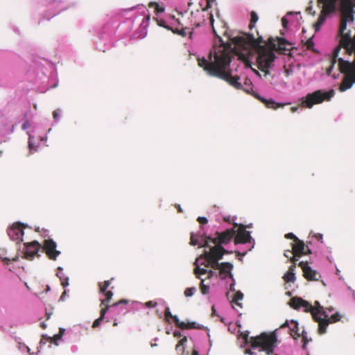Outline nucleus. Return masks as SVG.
Masks as SVG:
<instances>
[{"label":"nucleus","mask_w":355,"mask_h":355,"mask_svg":"<svg viewBox=\"0 0 355 355\" xmlns=\"http://www.w3.org/2000/svg\"><path fill=\"white\" fill-rule=\"evenodd\" d=\"M210 23L212 26L213 32L216 37L218 38L220 44L211 51L208 55L207 60H211L214 58L215 50L220 46H230L232 55L234 54V48L238 50H245L249 51L250 48L254 49L257 52L256 58L257 67L263 73V77H267L270 74L269 69L273 67L276 55L274 51L279 53L286 54L291 50V44L282 37H270L266 42L261 36L257 39L252 34L246 33H240L239 35H234V33L229 31L225 23L221 21L219 28H216L214 26V17L212 15L209 17Z\"/></svg>","instance_id":"f257e3e1"},{"label":"nucleus","mask_w":355,"mask_h":355,"mask_svg":"<svg viewBox=\"0 0 355 355\" xmlns=\"http://www.w3.org/2000/svg\"><path fill=\"white\" fill-rule=\"evenodd\" d=\"M234 55L232 49L227 46H220L214 51V60H207L205 58H198V64L209 75L218 77L227 82L231 86L237 89L242 88L239 81V76H232L229 69L230 64Z\"/></svg>","instance_id":"f03ea898"},{"label":"nucleus","mask_w":355,"mask_h":355,"mask_svg":"<svg viewBox=\"0 0 355 355\" xmlns=\"http://www.w3.org/2000/svg\"><path fill=\"white\" fill-rule=\"evenodd\" d=\"M235 235V229H227L226 230L215 233L214 238L210 236L203 238V236L200 234L191 233L190 244L192 245H198L199 248L208 247L209 242H211L215 245H226L230 242Z\"/></svg>","instance_id":"7ed1b4c3"},{"label":"nucleus","mask_w":355,"mask_h":355,"mask_svg":"<svg viewBox=\"0 0 355 355\" xmlns=\"http://www.w3.org/2000/svg\"><path fill=\"white\" fill-rule=\"evenodd\" d=\"M277 343L275 332L262 333L259 336L251 337L250 344L252 348H259L260 351L265 352L267 355H271Z\"/></svg>","instance_id":"20e7f679"},{"label":"nucleus","mask_w":355,"mask_h":355,"mask_svg":"<svg viewBox=\"0 0 355 355\" xmlns=\"http://www.w3.org/2000/svg\"><path fill=\"white\" fill-rule=\"evenodd\" d=\"M334 94L335 92L334 89H330L327 92L319 89L302 97L300 100V105L302 107L311 108L314 105L330 101Z\"/></svg>","instance_id":"39448f33"},{"label":"nucleus","mask_w":355,"mask_h":355,"mask_svg":"<svg viewBox=\"0 0 355 355\" xmlns=\"http://www.w3.org/2000/svg\"><path fill=\"white\" fill-rule=\"evenodd\" d=\"M338 0H318V5L321 6V13L328 16L329 14L336 10V1ZM352 8V13H354V8H355V0H340V19H342V9L344 3Z\"/></svg>","instance_id":"423d86ee"},{"label":"nucleus","mask_w":355,"mask_h":355,"mask_svg":"<svg viewBox=\"0 0 355 355\" xmlns=\"http://www.w3.org/2000/svg\"><path fill=\"white\" fill-rule=\"evenodd\" d=\"M235 229V235L234 236V242L235 244L246 243L250 242L252 237L250 232L246 231V226L243 224H234Z\"/></svg>","instance_id":"0eeeda50"},{"label":"nucleus","mask_w":355,"mask_h":355,"mask_svg":"<svg viewBox=\"0 0 355 355\" xmlns=\"http://www.w3.org/2000/svg\"><path fill=\"white\" fill-rule=\"evenodd\" d=\"M127 304H128V300H120L116 303H114L111 305H106L105 306L102 307L101 309V311H100V317L94 320V322L92 324V328L98 327L101 324V322L104 319L105 315L106 314V313L107 311H110L111 312H113L115 313L118 312V308H119V305Z\"/></svg>","instance_id":"6e6552de"},{"label":"nucleus","mask_w":355,"mask_h":355,"mask_svg":"<svg viewBox=\"0 0 355 355\" xmlns=\"http://www.w3.org/2000/svg\"><path fill=\"white\" fill-rule=\"evenodd\" d=\"M165 317L172 318L175 325L181 329H202L203 328L202 325L197 324L195 322H185L180 321L177 315H172L168 307L165 309Z\"/></svg>","instance_id":"1a4fd4ad"},{"label":"nucleus","mask_w":355,"mask_h":355,"mask_svg":"<svg viewBox=\"0 0 355 355\" xmlns=\"http://www.w3.org/2000/svg\"><path fill=\"white\" fill-rule=\"evenodd\" d=\"M41 248V244L37 241L24 243L23 258L31 261L35 256L40 257L38 252Z\"/></svg>","instance_id":"9d476101"},{"label":"nucleus","mask_w":355,"mask_h":355,"mask_svg":"<svg viewBox=\"0 0 355 355\" xmlns=\"http://www.w3.org/2000/svg\"><path fill=\"white\" fill-rule=\"evenodd\" d=\"M56 248V243L51 239H45L43 242V250L51 260L55 261L57 257L60 254V252L57 250Z\"/></svg>","instance_id":"9b49d317"},{"label":"nucleus","mask_w":355,"mask_h":355,"mask_svg":"<svg viewBox=\"0 0 355 355\" xmlns=\"http://www.w3.org/2000/svg\"><path fill=\"white\" fill-rule=\"evenodd\" d=\"M230 252L220 245L210 248L209 251H205L200 256L204 259H221L224 254Z\"/></svg>","instance_id":"f8f14e48"},{"label":"nucleus","mask_w":355,"mask_h":355,"mask_svg":"<svg viewBox=\"0 0 355 355\" xmlns=\"http://www.w3.org/2000/svg\"><path fill=\"white\" fill-rule=\"evenodd\" d=\"M292 257L299 258L303 255L311 254V250L308 245H306L303 241L298 239V241L292 243Z\"/></svg>","instance_id":"ddd939ff"},{"label":"nucleus","mask_w":355,"mask_h":355,"mask_svg":"<svg viewBox=\"0 0 355 355\" xmlns=\"http://www.w3.org/2000/svg\"><path fill=\"white\" fill-rule=\"evenodd\" d=\"M24 225L21 223H14L10 228L8 229L7 232L10 239L12 241H21L24 236Z\"/></svg>","instance_id":"4468645a"},{"label":"nucleus","mask_w":355,"mask_h":355,"mask_svg":"<svg viewBox=\"0 0 355 355\" xmlns=\"http://www.w3.org/2000/svg\"><path fill=\"white\" fill-rule=\"evenodd\" d=\"M298 266L302 268L303 271L304 277L308 281H317L318 278L317 276L320 277L316 270H313L308 264L307 261H300Z\"/></svg>","instance_id":"2eb2a0df"},{"label":"nucleus","mask_w":355,"mask_h":355,"mask_svg":"<svg viewBox=\"0 0 355 355\" xmlns=\"http://www.w3.org/2000/svg\"><path fill=\"white\" fill-rule=\"evenodd\" d=\"M233 268V265L230 262H223L220 263V266L218 268V275L219 277L224 279L227 277L231 278L233 281V275L232 273V270Z\"/></svg>","instance_id":"dca6fc26"},{"label":"nucleus","mask_w":355,"mask_h":355,"mask_svg":"<svg viewBox=\"0 0 355 355\" xmlns=\"http://www.w3.org/2000/svg\"><path fill=\"white\" fill-rule=\"evenodd\" d=\"M324 318H322L321 317L317 315V312H314L313 313V319L315 322H318V334H324L326 333L327 327L330 323V320L327 319L328 315L327 314H324Z\"/></svg>","instance_id":"f3484780"},{"label":"nucleus","mask_w":355,"mask_h":355,"mask_svg":"<svg viewBox=\"0 0 355 355\" xmlns=\"http://www.w3.org/2000/svg\"><path fill=\"white\" fill-rule=\"evenodd\" d=\"M289 329H290V334L294 339H296L300 336L302 337V340L304 342V347L305 345H306L307 339L305 337V336L304 335V331L302 332V334L298 333V331H299L298 322L295 320H291V323H290V326H289Z\"/></svg>","instance_id":"a211bd4d"},{"label":"nucleus","mask_w":355,"mask_h":355,"mask_svg":"<svg viewBox=\"0 0 355 355\" xmlns=\"http://www.w3.org/2000/svg\"><path fill=\"white\" fill-rule=\"evenodd\" d=\"M257 98L259 99L261 103H263L267 108H270V109H273V110H276L279 107H283L284 105L290 104L289 103H276L272 98L266 99L260 96H258L257 97Z\"/></svg>","instance_id":"6ab92c4d"},{"label":"nucleus","mask_w":355,"mask_h":355,"mask_svg":"<svg viewBox=\"0 0 355 355\" xmlns=\"http://www.w3.org/2000/svg\"><path fill=\"white\" fill-rule=\"evenodd\" d=\"M202 259V257L201 256H200L198 258H197L194 262V265H195V268L193 270V272L196 275V277L200 279H201V275H205V274H207V270L206 269V268H200L199 266V262L201 261V259Z\"/></svg>","instance_id":"aec40b11"},{"label":"nucleus","mask_w":355,"mask_h":355,"mask_svg":"<svg viewBox=\"0 0 355 355\" xmlns=\"http://www.w3.org/2000/svg\"><path fill=\"white\" fill-rule=\"evenodd\" d=\"M64 332V329L62 328H60L59 333L58 334L54 335L53 337H48L46 336H42V338L41 340V342L43 341V340L46 339L48 341H49L51 343H54L55 345H58L57 341L61 338Z\"/></svg>","instance_id":"412c9836"},{"label":"nucleus","mask_w":355,"mask_h":355,"mask_svg":"<svg viewBox=\"0 0 355 355\" xmlns=\"http://www.w3.org/2000/svg\"><path fill=\"white\" fill-rule=\"evenodd\" d=\"M327 15L320 12L318 19L315 23L313 24V26L315 32L318 31L320 29V27L322 26L324 22L326 20Z\"/></svg>","instance_id":"4be33fe9"},{"label":"nucleus","mask_w":355,"mask_h":355,"mask_svg":"<svg viewBox=\"0 0 355 355\" xmlns=\"http://www.w3.org/2000/svg\"><path fill=\"white\" fill-rule=\"evenodd\" d=\"M300 303H301V308H304L305 312H311L312 316L313 317V313L315 311H313V306L307 301L302 299V300H299Z\"/></svg>","instance_id":"5701e85b"},{"label":"nucleus","mask_w":355,"mask_h":355,"mask_svg":"<svg viewBox=\"0 0 355 355\" xmlns=\"http://www.w3.org/2000/svg\"><path fill=\"white\" fill-rule=\"evenodd\" d=\"M298 300H302V299L298 297H292L289 302L290 306L295 310L300 309L301 308V303Z\"/></svg>","instance_id":"b1692460"},{"label":"nucleus","mask_w":355,"mask_h":355,"mask_svg":"<svg viewBox=\"0 0 355 355\" xmlns=\"http://www.w3.org/2000/svg\"><path fill=\"white\" fill-rule=\"evenodd\" d=\"M112 279H111L110 280H106L103 282L98 283L99 291L101 293L105 294L107 291V289L110 286V285L111 284V281Z\"/></svg>","instance_id":"393cba45"},{"label":"nucleus","mask_w":355,"mask_h":355,"mask_svg":"<svg viewBox=\"0 0 355 355\" xmlns=\"http://www.w3.org/2000/svg\"><path fill=\"white\" fill-rule=\"evenodd\" d=\"M104 295L105 296V298L104 300H101V308L105 306L106 305H109L108 303L112 298L113 293L112 291H107Z\"/></svg>","instance_id":"a878e982"},{"label":"nucleus","mask_w":355,"mask_h":355,"mask_svg":"<svg viewBox=\"0 0 355 355\" xmlns=\"http://www.w3.org/2000/svg\"><path fill=\"white\" fill-rule=\"evenodd\" d=\"M284 280L287 282H292L294 283L295 281V272H286L284 275L283 276Z\"/></svg>","instance_id":"bb28decb"},{"label":"nucleus","mask_w":355,"mask_h":355,"mask_svg":"<svg viewBox=\"0 0 355 355\" xmlns=\"http://www.w3.org/2000/svg\"><path fill=\"white\" fill-rule=\"evenodd\" d=\"M209 260V267L218 270V268L220 266V263L218 262L220 259H207Z\"/></svg>","instance_id":"cd10ccee"},{"label":"nucleus","mask_w":355,"mask_h":355,"mask_svg":"<svg viewBox=\"0 0 355 355\" xmlns=\"http://www.w3.org/2000/svg\"><path fill=\"white\" fill-rule=\"evenodd\" d=\"M257 21L258 15L254 11H252L250 13V21L249 24V28L252 29L254 26V24Z\"/></svg>","instance_id":"c85d7f7f"},{"label":"nucleus","mask_w":355,"mask_h":355,"mask_svg":"<svg viewBox=\"0 0 355 355\" xmlns=\"http://www.w3.org/2000/svg\"><path fill=\"white\" fill-rule=\"evenodd\" d=\"M243 297V294L241 291H237L234 296L232 300V302L235 303L239 306L241 307V304L239 302V300H241Z\"/></svg>","instance_id":"c756f323"},{"label":"nucleus","mask_w":355,"mask_h":355,"mask_svg":"<svg viewBox=\"0 0 355 355\" xmlns=\"http://www.w3.org/2000/svg\"><path fill=\"white\" fill-rule=\"evenodd\" d=\"M148 6L150 8H155L156 13H161L164 11V8L160 6L156 2H150L148 4Z\"/></svg>","instance_id":"7c9ffc66"},{"label":"nucleus","mask_w":355,"mask_h":355,"mask_svg":"<svg viewBox=\"0 0 355 355\" xmlns=\"http://www.w3.org/2000/svg\"><path fill=\"white\" fill-rule=\"evenodd\" d=\"M313 311L317 312V315L318 314H326L324 311H323V307L320 306V303L318 301L315 302V306H313Z\"/></svg>","instance_id":"2f4dec72"},{"label":"nucleus","mask_w":355,"mask_h":355,"mask_svg":"<svg viewBox=\"0 0 355 355\" xmlns=\"http://www.w3.org/2000/svg\"><path fill=\"white\" fill-rule=\"evenodd\" d=\"M200 280H201V282H200V288L201 293L203 295L207 294L209 293V286L208 285H205L204 284L205 280L203 279H201Z\"/></svg>","instance_id":"473e14b6"},{"label":"nucleus","mask_w":355,"mask_h":355,"mask_svg":"<svg viewBox=\"0 0 355 355\" xmlns=\"http://www.w3.org/2000/svg\"><path fill=\"white\" fill-rule=\"evenodd\" d=\"M297 261H298L297 258H295V257H291V262L293 264L289 267L288 270L287 272H294Z\"/></svg>","instance_id":"72a5a7b5"},{"label":"nucleus","mask_w":355,"mask_h":355,"mask_svg":"<svg viewBox=\"0 0 355 355\" xmlns=\"http://www.w3.org/2000/svg\"><path fill=\"white\" fill-rule=\"evenodd\" d=\"M0 258L6 264L8 265L11 261H16L18 259V256H15L12 259L3 257L2 256H1Z\"/></svg>","instance_id":"f704fd0d"},{"label":"nucleus","mask_w":355,"mask_h":355,"mask_svg":"<svg viewBox=\"0 0 355 355\" xmlns=\"http://www.w3.org/2000/svg\"><path fill=\"white\" fill-rule=\"evenodd\" d=\"M195 291H196V288L194 287L187 288L185 289L184 293L186 297H191L193 295Z\"/></svg>","instance_id":"c9c22d12"},{"label":"nucleus","mask_w":355,"mask_h":355,"mask_svg":"<svg viewBox=\"0 0 355 355\" xmlns=\"http://www.w3.org/2000/svg\"><path fill=\"white\" fill-rule=\"evenodd\" d=\"M305 46H306L307 49L313 50V46H314V43H313V39L312 38H309V40H307L306 43H305Z\"/></svg>","instance_id":"e433bc0d"},{"label":"nucleus","mask_w":355,"mask_h":355,"mask_svg":"<svg viewBox=\"0 0 355 355\" xmlns=\"http://www.w3.org/2000/svg\"><path fill=\"white\" fill-rule=\"evenodd\" d=\"M340 315L336 313L333 314L329 319L330 320V322H336L339 321L340 320Z\"/></svg>","instance_id":"4c0bfd02"},{"label":"nucleus","mask_w":355,"mask_h":355,"mask_svg":"<svg viewBox=\"0 0 355 355\" xmlns=\"http://www.w3.org/2000/svg\"><path fill=\"white\" fill-rule=\"evenodd\" d=\"M285 238L293 240L294 243L298 241V238L293 233H288L285 235Z\"/></svg>","instance_id":"58836bf2"},{"label":"nucleus","mask_w":355,"mask_h":355,"mask_svg":"<svg viewBox=\"0 0 355 355\" xmlns=\"http://www.w3.org/2000/svg\"><path fill=\"white\" fill-rule=\"evenodd\" d=\"M200 266H204V268H209V260L202 258L199 262V266L200 267Z\"/></svg>","instance_id":"ea45409f"},{"label":"nucleus","mask_w":355,"mask_h":355,"mask_svg":"<svg viewBox=\"0 0 355 355\" xmlns=\"http://www.w3.org/2000/svg\"><path fill=\"white\" fill-rule=\"evenodd\" d=\"M60 279L61 280V284L64 288L69 285V278L68 277L62 278V277H60Z\"/></svg>","instance_id":"a19ab883"},{"label":"nucleus","mask_w":355,"mask_h":355,"mask_svg":"<svg viewBox=\"0 0 355 355\" xmlns=\"http://www.w3.org/2000/svg\"><path fill=\"white\" fill-rule=\"evenodd\" d=\"M61 112L60 109H57L53 112V117L55 120H57L59 119L60 116V112Z\"/></svg>","instance_id":"79ce46f5"},{"label":"nucleus","mask_w":355,"mask_h":355,"mask_svg":"<svg viewBox=\"0 0 355 355\" xmlns=\"http://www.w3.org/2000/svg\"><path fill=\"white\" fill-rule=\"evenodd\" d=\"M157 305V303L156 302L153 301H148L145 303V306L146 307H155Z\"/></svg>","instance_id":"37998d69"},{"label":"nucleus","mask_w":355,"mask_h":355,"mask_svg":"<svg viewBox=\"0 0 355 355\" xmlns=\"http://www.w3.org/2000/svg\"><path fill=\"white\" fill-rule=\"evenodd\" d=\"M187 341V338L186 336H184V338H182L178 343V345H176V349L180 346V345H184V343Z\"/></svg>","instance_id":"c03bdc74"},{"label":"nucleus","mask_w":355,"mask_h":355,"mask_svg":"<svg viewBox=\"0 0 355 355\" xmlns=\"http://www.w3.org/2000/svg\"><path fill=\"white\" fill-rule=\"evenodd\" d=\"M197 220L200 224H206L208 222V220L207 219V218H205V217H200V216L198 218Z\"/></svg>","instance_id":"a18cd8bd"},{"label":"nucleus","mask_w":355,"mask_h":355,"mask_svg":"<svg viewBox=\"0 0 355 355\" xmlns=\"http://www.w3.org/2000/svg\"><path fill=\"white\" fill-rule=\"evenodd\" d=\"M284 255L291 260V257L293 256V251L289 250H285Z\"/></svg>","instance_id":"49530a36"},{"label":"nucleus","mask_w":355,"mask_h":355,"mask_svg":"<svg viewBox=\"0 0 355 355\" xmlns=\"http://www.w3.org/2000/svg\"><path fill=\"white\" fill-rule=\"evenodd\" d=\"M314 236L315 237V239L318 241H320V242H322V234H320V233L315 234L314 235Z\"/></svg>","instance_id":"de8ad7c7"},{"label":"nucleus","mask_w":355,"mask_h":355,"mask_svg":"<svg viewBox=\"0 0 355 355\" xmlns=\"http://www.w3.org/2000/svg\"><path fill=\"white\" fill-rule=\"evenodd\" d=\"M187 30V28H182L180 31H178V33L182 36H186Z\"/></svg>","instance_id":"09e8293b"},{"label":"nucleus","mask_w":355,"mask_h":355,"mask_svg":"<svg viewBox=\"0 0 355 355\" xmlns=\"http://www.w3.org/2000/svg\"><path fill=\"white\" fill-rule=\"evenodd\" d=\"M207 278L210 279L211 277H212L214 275L215 272L213 270H209L207 271Z\"/></svg>","instance_id":"8fccbe9b"},{"label":"nucleus","mask_w":355,"mask_h":355,"mask_svg":"<svg viewBox=\"0 0 355 355\" xmlns=\"http://www.w3.org/2000/svg\"><path fill=\"white\" fill-rule=\"evenodd\" d=\"M282 23L283 26L284 28H286L287 26L288 21L285 17H283L282 19Z\"/></svg>","instance_id":"3c124183"},{"label":"nucleus","mask_w":355,"mask_h":355,"mask_svg":"<svg viewBox=\"0 0 355 355\" xmlns=\"http://www.w3.org/2000/svg\"><path fill=\"white\" fill-rule=\"evenodd\" d=\"M173 336H174L175 337H180L182 335H181L180 331H175L173 332Z\"/></svg>","instance_id":"603ef678"},{"label":"nucleus","mask_w":355,"mask_h":355,"mask_svg":"<svg viewBox=\"0 0 355 355\" xmlns=\"http://www.w3.org/2000/svg\"><path fill=\"white\" fill-rule=\"evenodd\" d=\"M29 127V123L28 122H25L23 125H22V129L23 130H26V128H28Z\"/></svg>","instance_id":"864d4df0"},{"label":"nucleus","mask_w":355,"mask_h":355,"mask_svg":"<svg viewBox=\"0 0 355 355\" xmlns=\"http://www.w3.org/2000/svg\"><path fill=\"white\" fill-rule=\"evenodd\" d=\"M234 282L232 283L230 286V289L231 291H235V288H234Z\"/></svg>","instance_id":"5fc2aeb1"},{"label":"nucleus","mask_w":355,"mask_h":355,"mask_svg":"<svg viewBox=\"0 0 355 355\" xmlns=\"http://www.w3.org/2000/svg\"><path fill=\"white\" fill-rule=\"evenodd\" d=\"M286 327H289V324H288L287 321H286L284 324H282L280 327L281 328H284Z\"/></svg>","instance_id":"6e6d98bb"},{"label":"nucleus","mask_w":355,"mask_h":355,"mask_svg":"<svg viewBox=\"0 0 355 355\" xmlns=\"http://www.w3.org/2000/svg\"><path fill=\"white\" fill-rule=\"evenodd\" d=\"M298 110V107H292L291 110L292 112H295Z\"/></svg>","instance_id":"4d7b16f0"},{"label":"nucleus","mask_w":355,"mask_h":355,"mask_svg":"<svg viewBox=\"0 0 355 355\" xmlns=\"http://www.w3.org/2000/svg\"><path fill=\"white\" fill-rule=\"evenodd\" d=\"M65 295H66V291H64L62 293V295H61V297H60V300H64V297H65Z\"/></svg>","instance_id":"13d9d810"},{"label":"nucleus","mask_w":355,"mask_h":355,"mask_svg":"<svg viewBox=\"0 0 355 355\" xmlns=\"http://www.w3.org/2000/svg\"><path fill=\"white\" fill-rule=\"evenodd\" d=\"M41 327H42V329H46V324H45L44 322H42V323L41 324Z\"/></svg>","instance_id":"bf43d9fd"},{"label":"nucleus","mask_w":355,"mask_h":355,"mask_svg":"<svg viewBox=\"0 0 355 355\" xmlns=\"http://www.w3.org/2000/svg\"><path fill=\"white\" fill-rule=\"evenodd\" d=\"M252 70L254 71V72L257 75H258L259 76H261V74L259 73V72L257 70H256V69H252Z\"/></svg>","instance_id":"052dcab7"},{"label":"nucleus","mask_w":355,"mask_h":355,"mask_svg":"<svg viewBox=\"0 0 355 355\" xmlns=\"http://www.w3.org/2000/svg\"><path fill=\"white\" fill-rule=\"evenodd\" d=\"M192 355H198V352L196 350H193L192 352Z\"/></svg>","instance_id":"680f3d73"},{"label":"nucleus","mask_w":355,"mask_h":355,"mask_svg":"<svg viewBox=\"0 0 355 355\" xmlns=\"http://www.w3.org/2000/svg\"><path fill=\"white\" fill-rule=\"evenodd\" d=\"M178 212H182V210L180 205L178 206Z\"/></svg>","instance_id":"e2e57ef3"},{"label":"nucleus","mask_w":355,"mask_h":355,"mask_svg":"<svg viewBox=\"0 0 355 355\" xmlns=\"http://www.w3.org/2000/svg\"><path fill=\"white\" fill-rule=\"evenodd\" d=\"M117 322H116V319H114V323H113V326H117Z\"/></svg>","instance_id":"0e129e2a"},{"label":"nucleus","mask_w":355,"mask_h":355,"mask_svg":"<svg viewBox=\"0 0 355 355\" xmlns=\"http://www.w3.org/2000/svg\"><path fill=\"white\" fill-rule=\"evenodd\" d=\"M210 0H207V7H210Z\"/></svg>","instance_id":"69168bd1"},{"label":"nucleus","mask_w":355,"mask_h":355,"mask_svg":"<svg viewBox=\"0 0 355 355\" xmlns=\"http://www.w3.org/2000/svg\"><path fill=\"white\" fill-rule=\"evenodd\" d=\"M246 353L249 354H252V353L250 352V349H247L246 350Z\"/></svg>","instance_id":"338daca9"},{"label":"nucleus","mask_w":355,"mask_h":355,"mask_svg":"<svg viewBox=\"0 0 355 355\" xmlns=\"http://www.w3.org/2000/svg\"><path fill=\"white\" fill-rule=\"evenodd\" d=\"M250 62L249 61H248V62H246V65H247V66H250Z\"/></svg>","instance_id":"774afa93"}]
</instances>
